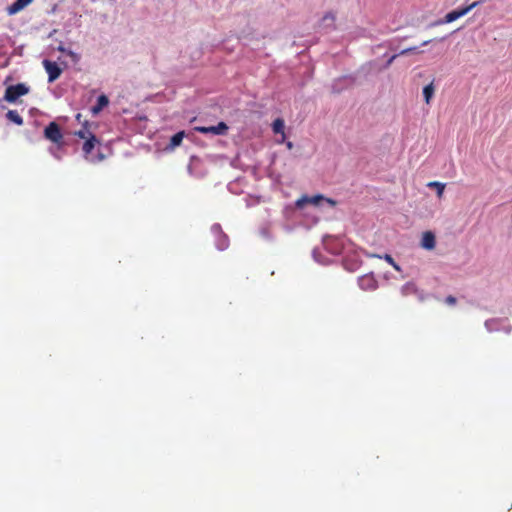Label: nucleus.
Listing matches in <instances>:
<instances>
[{"instance_id":"nucleus-1","label":"nucleus","mask_w":512,"mask_h":512,"mask_svg":"<svg viewBox=\"0 0 512 512\" xmlns=\"http://www.w3.org/2000/svg\"><path fill=\"white\" fill-rule=\"evenodd\" d=\"M28 92L29 88L23 83L11 85L6 88L4 99L9 103H14L19 97L26 95Z\"/></svg>"},{"instance_id":"nucleus-2","label":"nucleus","mask_w":512,"mask_h":512,"mask_svg":"<svg viewBox=\"0 0 512 512\" xmlns=\"http://www.w3.org/2000/svg\"><path fill=\"white\" fill-rule=\"evenodd\" d=\"M323 200H325L331 206L336 205L335 200H333L331 198H325L323 195L318 194V195H314V196H307V195L302 196L301 198H299L296 201V207L302 209L307 204L318 205Z\"/></svg>"},{"instance_id":"nucleus-3","label":"nucleus","mask_w":512,"mask_h":512,"mask_svg":"<svg viewBox=\"0 0 512 512\" xmlns=\"http://www.w3.org/2000/svg\"><path fill=\"white\" fill-rule=\"evenodd\" d=\"M44 136L46 139L53 143L59 144L63 139V134L59 125L56 122H51L46 126L44 130Z\"/></svg>"},{"instance_id":"nucleus-4","label":"nucleus","mask_w":512,"mask_h":512,"mask_svg":"<svg viewBox=\"0 0 512 512\" xmlns=\"http://www.w3.org/2000/svg\"><path fill=\"white\" fill-rule=\"evenodd\" d=\"M96 143H98V140L95 135H90L82 147L84 157L91 162L101 161L104 158L102 154H99L96 158L91 156V152L94 149Z\"/></svg>"},{"instance_id":"nucleus-5","label":"nucleus","mask_w":512,"mask_h":512,"mask_svg":"<svg viewBox=\"0 0 512 512\" xmlns=\"http://www.w3.org/2000/svg\"><path fill=\"white\" fill-rule=\"evenodd\" d=\"M194 130L202 134L224 135L228 126L225 122H219L216 126H196Z\"/></svg>"},{"instance_id":"nucleus-6","label":"nucleus","mask_w":512,"mask_h":512,"mask_svg":"<svg viewBox=\"0 0 512 512\" xmlns=\"http://www.w3.org/2000/svg\"><path fill=\"white\" fill-rule=\"evenodd\" d=\"M43 66L48 74V82L52 83L60 77L62 70L56 62L44 60Z\"/></svg>"},{"instance_id":"nucleus-7","label":"nucleus","mask_w":512,"mask_h":512,"mask_svg":"<svg viewBox=\"0 0 512 512\" xmlns=\"http://www.w3.org/2000/svg\"><path fill=\"white\" fill-rule=\"evenodd\" d=\"M359 287L365 291H372L377 288V280L373 274H366L358 279Z\"/></svg>"},{"instance_id":"nucleus-8","label":"nucleus","mask_w":512,"mask_h":512,"mask_svg":"<svg viewBox=\"0 0 512 512\" xmlns=\"http://www.w3.org/2000/svg\"><path fill=\"white\" fill-rule=\"evenodd\" d=\"M436 246V237L433 232L426 231L422 235L421 247L426 250H433Z\"/></svg>"},{"instance_id":"nucleus-9","label":"nucleus","mask_w":512,"mask_h":512,"mask_svg":"<svg viewBox=\"0 0 512 512\" xmlns=\"http://www.w3.org/2000/svg\"><path fill=\"white\" fill-rule=\"evenodd\" d=\"M33 0H15L10 6L7 7V13L13 15L25 8Z\"/></svg>"},{"instance_id":"nucleus-10","label":"nucleus","mask_w":512,"mask_h":512,"mask_svg":"<svg viewBox=\"0 0 512 512\" xmlns=\"http://www.w3.org/2000/svg\"><path fill=\"white\" fill-rule=\"evenodd\" d=\"M109 104V99L106 95H100L97 98V104L92 107V113L98 114L104 107H106Z\"/></svg>"},{"instance_id":"nucleus-11","label":"nucleus","mask_w":512,"mask_h":512,"mask_svg":"<svg viewBox=\"0 0 512 512\" xmlns=\"http://www.w3.org/2000/svg\"><path fill=\"white\" fill-rule=\"evenodd\" d=\"M184 136H185V132L184 131H179L176 134H174L171 137V139H170V143H169L168 148L173 150L176 147L180 146L182 141H183Z\"/></svg>"},{"instance_id":"nucleus-12","label":"nucleus","mask_w":512,"mask_h":512,"mask_svg":"<svg viewBox=\"0 0 512 512\" xmlns=\"http://www.w3.org/2000/svg\"><path fill=\"white\" fill-rule=\"evenodd\" d=\"M435 93L434 83L431 82L423 88V96L426 104H429Z\"/></svg>"},{"instance_id":"nucleus-13","label":"nucleus","mask_w":512,"mask_h":512,"mask_svg":"<svg viewBox=\"0 0 512 512\" xmlns=\"http://www.w3.org/2000/svg\"><path fill=\"white\" fill-rule=\"evenodd\" d=\"M285 124L284 120L281 118H277L273 121L272 129L275 134H281L282 138H285V132H284Z\"/></svg>"},{"instance_id":"nucleus-14","label":"nucleus","mask_w":512,"mask_h":512,"mask_svg":"<svg viewBox=\"0 0 512 512\" xmlns=\"http://www.w3.org/2000/svg\"><path fill=\"white\" fill-rule=\"evenodd\" d=\"M445 186L446 185L444 183H441L438 181H431L427 184V187L434 188L436 190L437 197L439 199H441L443 197Z\"/></svg>"},{"instance_id":"nucleus-15","label":"nucleus","mask_w":512,"mask_h":512,"mask_svg":"<svg viewBox=\"0 0 512 512\" xmlns=\"http://www.w3.org/2000/svg\"><path fill=\"white\" fill-rule=\"evenodd\" d=\"M6 117L9 121H11L17 125L23 124V118L20 116V114L16 110H9L6 113Z\"/></svg>"},{"instance_id":"nucleus-16","label":"nucleus","mask_w":512,"mask_h":512,"mask_svg":"<svg viewBox=\"0 0 512 512\" xmlns=\"http://www.w3.org/2000/svg\"><path fill=\"white\" fill-rule=\"evenodd\" d=\"M334 20H335V16H334L332 13H327V14L322 18L323 28H324V29H331V28H334V27H333Z\"/></svg>"},{"instance_id":"nucleus-17","label":"nucleus","mask_w":512,"mask_h":512,"mask_svg":"<svg viewBox=\"0 0 512 512\" xmlns=\"http://www.w3.org/2000/svg\"><path fill=\"white\" fill-rule=\"evenodd\" d=\"M57 49L63 53H67V55L70 56L73 62H78L80 59V56L77 53L73 52L72 50L66 49L63 44H60Z\"/></svg>"},{"instance_id":"nucleus-18","label":"nucleus","mask_w":512,"mask_h":512,"mask_svg":"<svg viewBox=\"0 0 512 512\" xmlns=\"http://www.w3.org/2000/svg\"><path fill=\"white\" fill-rule=\"evenodd\" d=\"M75 135L78 136L81 139L87 140L88 137H90V135H93V134L89 130H87L86 128H83V129L75 132Z\"/></svg>"},{"instance_id":"nucleus-19","label":"nucleus","mask_w":512,"mask_h":512,"mask_svg":"<svg viewBox=\"0 0 512 512\" xmlns=\"http://www.w3.org/2000/svg\"><path fill=\"white\" fill-rule=\"evenodd\" d=\"M384 259L390 264L392 265L396 270H399V267L398 265L395 263L393 257L389 254H385L384 256Z\"/></svg>"},{"instance_id":"nucleus-20","label":"nucleus","mask_w":512,"mask_h":512,"mask_svg":"<svg viewBox=\"0 0 512 512\" xmlns=\"http://www.w3.org/2000/svg\"><path fill=\"white\" fill-rule=\"evenodd\" d=\"M445 302L448 304V305H454L456 304L457 300L454 296L452 295H449L445 298Z\"/></svg>"},{"instance_id":"nucleus-21","label":"nucleus","mask_w":512,"mask_h":512,"mask_svg":"<svg viewBox=\"0 0 512 512\" xmlns=\"http://www.w3.org/2000/svg\"><path fill=\"white\" fill-rule=\"evenodd\" d=\"M412 51H416V47L405 48V49L401 50L400 54L403 55V54H407L408 52H412Z\"/></svg>"},{"instance_id":"nucleus-22","label":"nucleus","mask_w":512,"mask_h":512,"mask_svg":"<svg viewBox=\"0 0 512 512\" xmlns=\"http://www.w3.org/2000/svg\"><path fill=\"white\" fill-rule=\"evenodd\" d=\"M396 58V55H393L389 60H388V65H390L392 63V61Z\"/></svg>"},{"instance_id":"nucleus-23","label":"nucleus","mask_w":512,"mask_h":512,"mask_svg":"<svg viewBox=\"0 0 512 512\" xmlns=\"http://www.w3.org/2000/svg\"><path fill=\"white\" fill-rule=\"evenodd\" d=\"M292 146H293V145H292V142H288V143H287V147H288L289 149H291V148H292Z\"/></svg>"}]
</instances>
